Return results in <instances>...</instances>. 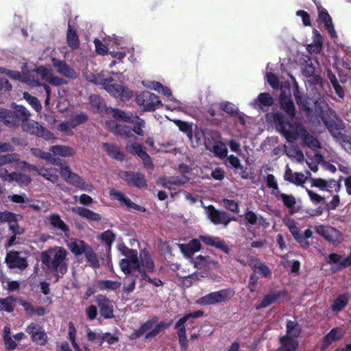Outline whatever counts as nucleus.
Instances as JSON below:
<instances>
[{
    "label": "nucleus",
    "instance_id": "nucleus-45",
    "mask_svg": "<svg viewBox=\"0 0 351 351\" xmlns=\"http://www.w3.org/2000/svg\"><path fill=\"white\" fill-rule=\"evenodd\" d=\"M14 108V112H13V113L16 118L17 125L19 124V121L23 123L28 120L30 117V113L25 107L22 106H16Z\"/></svg>",
    "mask_w": 351,
    "mask_h": 351
},
{
    "label": "nucleus",
    "instance_id": "nucleus-57",
    "mask_svg": "<svg viewBox=\"0 0 351 351\" xmlns=\"http://www.w3.org/2000/svg\"><path fill=\"white\" fill-rule=\"evenodd\" d=\"M286 226L289 228L294 239L300 236V231L296 225V222L293 219H289L285 221Z\"/></svg>",
    "mask_w": 351,
    "mask_h": 351
},
{
    "label": "nucleus",
    "instance_id": "nucleus-55",
    "mask_svg": "<svg viewBox=\"0 0 351 351\" xmlns=\"http://www.w3.org/2000/svg\"><path fill=\"white\" fill-rule=\"evenodd\" d=\"M23 98L32 106V107L36 111L40 112L42 107L38 99L29 95L28 93L25 92L23 93Z\"/></svg>",
    "mask_w": 351,
    "mask_h": 351
},
{
    "label": "nucleus",
    "instance_id": "nucleus-42",
    "mask_svg": "<svg viewBox=\"0 0 351 351\" xmlns=\"http://www.w3.org/2000/svg\"><path fill=\"white\" fill-rule=\"evenodd\" d=\"M60 175L67 182L73 184L79 182V176L71 171L70 168L66 165H61Z\"/></svg>",
    "mask_w": 351,
    "mask_h": 351
},
{
    "label": "nucleus",
    "instance_id": "nucleus-29",
    "mask_svg": "<svg viewBox=\"0 0 351 351\" xmlns=\"http://www.w3.org/2000/svg\"><path fill=\"white\" fill-rule=\"evenodd\" d=\"M275 197L277 199L280 200L284 206L288 208L289 212L291 214H293L297 212V209L295 208L296 205V199L295 197L292 195H288L281 191H277Z\"/></svg>",
    "mask_w": 351,
    "mask_h": 351
},
{
    "label": "nucleus",
    "instance_id": "nucleus-33",
    "mask_svg": "<svg viewBox=\"0 0 351 351\" xmlns=\"http://www.w3.org/2000/svg\"><path fill=\"white\" fill-rule=\"evenodd\" d=\"M331 134L341 145L346 151L351 153V136L345 135L338 130H332L331 128L328 129Z\"/></svg>",
    "mask_w": 351,
    "mask_h": 351
},
{
    "label": "nucleus",
    "instance_id": "nucleus-37",
    "mask_svg": "<svg viewBox=\"0 0 351 351\" xmlns=\"http://www.w3.org/2000/svg\"><path fill=\"white\" fill-rule=\"evenodd\" d=\"M102 145L104 147L107 154L110 157L120 161L124 160V154L120 150V149L117 145L109 144L108 143H104Z\"/></svg>",
    "mask_w": 351,
    "mask_h": 351
},
{
    "label": "nucleus",
    "instance_id": "nucleus-27",
    "mask_svg": "<svg viewBox=\"0 0 351 351\" xmlns=\"http://www.w3.org/2000/svg\"><path fill=\"white\" fill-rule=\"evenodd\" d=\"M345 335V330L341 327L332 328L323 339L322 348L328 347L332 342L341 339Z\"/></svg>",
    "mask_w": 351,
    "mask_h": 351
},
{
    "label": "nucleus",
    "instance_id": "nucleus-52",
    "mask_svg": "<svg viewBox=\"0 0 351 351\" xmlns=\"http://www.w3.org/2000/svg\"><path fill=\"white\" fill-rule=\"evenodd\" d=\"M278 297V294L271 293L264 297L261 302L256 307V309L265 308L272 304Z\"/></svg>",
    "mask_w": 351,
    "mask_h": 351
},
{
    "label": "nucleus",
    "instance_id": "nucleus-7",
    "mask_svg": "<svg viewBox=\"0 0 351 351\" xmlns=\"http://www.w3.org/2000/svg\"><path fill=\"white\" fill-rule=\"evenodd\" d=\"M286 335L280 338V347L276 351H295L298 346L297 338L300 334V328L294 321H287Z\"/></svg>",
    "mask_w": 351,
    "mask_h": 351
},
{
    "label": "nucleus",
    "instance_id": "nucleus-10",
    "mask_svg": "<svg viewBox=\"0 0 351 351\" xmlns=\"http://www.w3.org/2000/svg\"><path fill=\"white\" fill-rule=\"evenodd\" d=\"M136 100L138 105L143 106L146 111H154L158 106H162L157 95L147 91L138 94Z\"/></svg>",
    "mask_w": 351,
    "mask_h": 351
},
{
    "label": "nucleus",
    "instance_id": "nucleus-32",
    "mask_svg": "<svg viewBox=\"0 0 351 351\" xmlns=\"http://www.w3.org/2000/svg\"><path fill=\"white\" fill-rule=\"evenodd\" d=\"M89 245L82 240L75 239L67 242V247L71 252L77 257L82 255L88 247Z\"/></svg>",
    "mask_w": 351,
    "mask_h": 351
},
{
    "label": "nucleus",
    "instance_id": "nucleus-56",
    "mask_svg": "<svg viewBox=\"0 0 351 351\" xmlns=\"http://www.w3.org/2000/svg\"><path fill=\"white\" fill-rule=\"evenodd\" d=\"M76 329L72 322L69 324V339L75 351H82L79 345L75 341Z\"/></svg>",
    "mask_w": 351,
    "mask_h": 351
},
{
    "label": "nucleus",
    "instance_id": "nucleus-25",
    "mask_svg": "<svg viewBox=\"0 0 351 351\" xmlns=\"http://www.w3.org/2000/svg\"><path fill=\"white\" fill-rule=\"evenodd\" d=\"M206 149L212 152L215 156L223 159L228 156V149L226 144L221 141L215 142V144L212 142L205 143Z\"/></svg>",
    "mask_w": 351,
    "mask_h": 351
},
{
    "label": "nucleus",
    "instance_id": "nucleus-23",
    "mask_svg": "<svg viewBox=\"0 0 351 351\" xmlns=\"http://www.w3.org/2000/svg\"><path fill=\"white\" fill-rule=\"evenodd\" d=\"M199 238L206 245L218 248L226 254L230 252V248L226 245L225 241L218 237L200 235Z\"/></svg>",
    "mask_w": 351,
    "mask_h": 351
},
{
    "label": "nucleus",
    "instance_id": "nucleus-14",
    "mask_svg": "<svg viewBox=\"0 0 351 351\" xmlns=\"http://www.w3.org/2000/svg\"><path fill=\"white\" fill-rule=\"evenodd\" d=\"M207 215L209 219L215 225L223 224L225 226L231 221H236L234 217H229L227 213L216 210L213 206L206 208Z\"/></svg>",
    "mask_w": 351,
    "mask_h": 351
},
{
    "label": "nucleus",
    "instance_id": "nucleus-19",
    "mask_svg": "<svg viewBox=\"0 0 351 351\" xmlns=\"http://www.w3.org/2000/svg\"><path fill=\"white\" fill-rule=\"evenodd\" d=\"M327 263L334 265L332 269L339 270L351 265V252L347 257H343L340 254L332 253L328 256Z\"/></svg>",
    "mask_w": 351,
    "mask_h": 351
},
{
    "label": "nucleus",
    "instance_id": "nucleus-36",
    "mask_svg": "<svg viewBox=\"0 0 351 351\" xmlns=\"http://www.w3.org/2000/svg\"><path fill=\"white\" fill-rule=\"evenodd\" d=\"M280 105L281 108L292 118L295 114V106L290 96L286 95L285 93L282 90L280 94Z\"/></svg>",
    "mask_w": 351,
    "mask_h": 351
},
{
    "label": "nucleus",
    "instance_id": "nucleus-59",
    "mask_svg": "<svg viewBox=\"0 0 351 351\" xmlns=\"http://www.w3.org/2000/svg\"><path fill=\"white\" fill-rule=\"evenodd\" d=\"M185 318H180L175 324V328L177 329L178 337H184L186 336V329L184 324L186 323Z\"/></svg>",
    "mask_w": 351,
    "mask_h": 351
},
{
    "label": "nucleus",
    "instance_id": "nucleus-48",
    "mask_svg": "<svg viewBox=\"0 0 351 351\" xmlns=\"http://www.w3.org/2000/svg\"><path fill=\"white\" fill-rule=\"evenodd\" d=\"M67 43L72 49H76L79 46V38L75 31H74L70 24H69L67 35H66Z\"/></svg>",
    "mask_w": 351,
    "mask_h": 351
},
{
    "label": "nucleus",
    "instance_id": "nucleus-30",
    "mask_svg": "<svg viewBox=\"0 0 351 351\" xmlns=\"http://www.w3.org/2000/svg\"><path fill=\"white\" fill-rule=\"evenodd\" d=\"M319 18L324 23L325 27L332 38H337V35L334 27L330 16L326 10L319 8Z\"/></svg>",
    "mask_w": 351,
    "mask_h": 351
},
{
    "label": "nucleus",
    "instance_id": "nucleus-40",
    "mask_svg": "<svg viewBox=\"0 0 351 351\" xmlns=\"http://www.w3.org/2000/svg\"><path fill=\"white\" fill-rule=\"evenodd\" d=\"M250 265L254 272L261 274L265 277L269 276L271 274L269 267L259 260H252Z\"/></svg>",
    "mask_w": 351,
    "mask_h": 351
},
{
    "label": "nucleus",
    "instance_id": "nucleus-53",
    "mask_svg": "<svg viewBox=\"0 0 351 351\" xmlns=\"http://www.w3.org/2000/svg\"><path fill=\"white\" fill-rule=\"evenodd\" d=\"M14 300L11 297L0 299V311L11 313L14 311Z\"/></svg>",
    "mask_w": 351,
    "mask_h": 351
},
{
    "label": "nucleus",
    "instance_id": "nucleus-21",
    "mask_svg": "<svg viewBox=\"0 0 351 351\" xmlns=\"http://www.w3.org/2000/svg\"><path fill=\"white\" fill-rule=\"evenodd\" d=\"M96 302L99 307L101 316L110 318L113 316V305L112 301L103 295L96 296Z\"/></svg>",
    "mask_w": 351,
    "mask_h": 351
},
{
    "label": "nucleus",
    "instance_id": "nucleus-18",
    "mask_svg": "<svg viewBox=\"0 0 351 351\" xmlns=\"http://www.w3.org/2000/svg\"><path fill=\"white\" fill-rule=\"evenodd\" d=\"M51 61L53 68L59 74L67 78L74 79L77 77L75 70L64 60L53 58Z\"/></svg>",
    "mask_w": 351,
    "mask_h": 351
},
{
    "label": "nucleus",
    "instance_id": "nucleus-15",
    "mask_svg": "<svg viewBox=\"0 0 351 351\" xmlns=\"http://www.w3.org/2000/svg\"><path fill=\"white\" fill-rule=\"evenodd\" d=\"M25 331L30 335L33 342L40 346L46 343L47 336L44 329L40 325L32 322L27 326Z\"/></svg>",
    "mask_w": 351,
    "mask_h": 351
},
{
    "label": "nucleus",
    "instance_id": "nucleus-2",
    "mask_svg": "<svg viewBox=\"0 0 351 351\" xmlns=\"http://www.w3.org/2000/svg\"><path fill=\"white\" fill-rule=\"evenodd\" d=\"M7 75L11 79L19 80L32 86H40V80L56 86L67 83L66 80L56 75L51 69L43 66H38L35 71L28 74L24 71L21 74L19 71L9 70Z\"/></svg>",
    "mask_w": 351,
    "mask_h": 351
},
{
    "label": "nucleus",
    "instance_id": "nucleus-54",
    "mask_svg": "<svg viewBox=\"0 0 351 351\" xmlns=\"http://www.w3.org/2000/svg\"><path fill=\"white\" fill-rule=\"evenodd\" d=\"M9 230L15 235H21L24 233V229L17 223V216L8 222Z\"/></svg>",
    "mask_w": 351,
    "mask_h": 351
},
{
    "label": "nucleus",
    "instance_id": "nucleus-58",
    "mask_svg": "<svg viewBox=\"0 0 351 351\" xmlns=\"http://www.w3.org/2000/svg\"><path fill=\"white\" fill-rule=\"evenodd\" d=\"M267 185L269 188L273 189L272 194L275 196L277 193V191H280L279 190L277 181L275 177L272 174H268L266 178Z\"/></svg>",
    "mask_w": 351,
    "mask_h": 351
},
{
    "label": "nucleus",
    "instance_id": "nucleus-13",
    "mask_svg": "<svg viewBox=\"0 0 351 351\" xmlns=\"http://www.w3.org/2000/svg\"><path fill=\"white\" fill-rule=\"evenodd\" d=\"M311 186L319 188L322 191L328 193H338L341 189V184L333 179L324 180L322 178H314L311 180Z\"/></svg>",
    "mask_w": 351,
    "mask_h": 351
},
{
    "label": "nucleus",
    "instance_id": "nucleus-11",
    "mask_svg": "<svg viewBox=\"0 0 351 351\" xmlns=\"http://www.w3.org/2000/svg\"><path fill=\"white\" fill-rule=\"evenodd\" d=\"M23 131L32 135L41 136L46 140L53 138V134L43 127L38 122L28 119L21 124Z\"/></svg>",
    "mask_w": 351,
    "mask_h": 351
},
{
    "label": "nucleus",
    "instance_id": "nucleus-44",
    "mask_svg": "<svg viewBox=\"0 0 351 351\" xmlns=\"http://www.w3.org/2000/svg\"><path fill=\"white\" fill-rule=\"evenodd\" d=\"M47 220L54 228L62 232H66L68 230L67 226L61 219L58 215H51L47 217Z\"/></svg>",
    "mask_w": 351,
    "mask_h": 351
},
{
    "label": "nucleus",
    "instance_id": "nucleus-31",
    "mask_svg": "<svg viewBox=\"0 0 351 351\" xmlns=\"http://www.w3.org/2000/svg\"><path fill=\"white\" fill-rule=\"evenodd\" d=\"M108 112L112 114V117L127 123H134L137 116L134 115L130 112H125L119 109L109 108Z\"/></svg>",
    "mask_w": 351,
    "mask_h": 351
},
{
    "label": "nucleus",
    "instance_id": "nucleus-26",
    "mask_svg": "<svg viewBox=\"0 0 351 351\" xmlns=\"http://www.w3.org/2000/svg\"><path fill=\"white\" fill-rule=\"evenodd\" d=\"M188 181V179L184 177H162L159 178L158 182L159 184L165 188H167L169 189H175L176 186H181L185 184Z\"/></svg>",
    "mask_w": 351,
    "mask_h": 351
},
{
    "label": "nucleus",
    "instance_id": "nucleus-6",
    "mask_svg": "<svg viewBox=\"0 0 351 351\" xmlns=\"http://www.w3.org/2000/svg\"><path fill=\"white\" fill-rule=\"evenodd\" d=\"M170 323L165 321H158L156 317L148 319L138 329L134 330L129 336L130 339L136 340L144 337L145 340H149L156 337L161 331L168 328Z\"/></svg>",
    "mask_w": 351,
    "mask_h": 351
},
{
    "label": "nucleus",
    "instance_id": "nucleus-41",
    "mask_svg": "<svg viewBox=\"0 0 351 351\" xmlns=\"http://www.w3.org/2000/svg\"><path fill=\"white\" fill-rule=\"evenodd\" d=\"M348 296L346 294L339 295L333 302L331 305L332 311L338 313L341 311L348 303Z\"/></svg>",
    "mask_w": 351,
    "mask_h": 351
},
{
    "label": "nucleus",
    "instance_id": "nucleus-9",
    "mask_svg": "<svg viewBox=\"0 0 351 351\" xmlns=\"http://www.w3.org/2000/svg\"><path fill=\"white\" fill-rule=\"evenodd\" d=\"M315 230L326 241L333 245L339 244L343 241L342 233L332 226L328 225H318L315 227Z\"/></svg>",
    "mask_w": 351,
    "mask_h": 351
},
{
    "label": "nucleus",
    "instance_id": "nucleus-34",
    "mask_svg": "<svg viewBox=\"0 0 351 351\" xmlns=\"http://www.w3.org/2000/svg\"><path fill=\"white\" fill-rule=\"evenodd\" d=\"M71 210L73 213L90 221H99L101 219L100 215L98 213H94L93 211L84 207H73Z\"/></svg>",
    "mask_w": 351,
    "mask_h": 351
},
{
    "label": "nucleus",
    "instance_id": "nucleus-62",
    "mask_svg": "<svg viewBox=\"0 0 351 351\" xmlns=\"http://www.w3.org/2000/svg\"><path fill=\"white\" fill-rule=\"evenodd\" d=\"M204 143L207 142H212L213 144H215V142L221 141L220 134L216 131H210L206 132L204 135Z\"/></svg>",
    "mask_w": 351,
    "mask_h": 351
},
{
    "label": "nucleus",
    "instance_id": "nucleus-4",
    "mask_svg": "<svg viewBox=\"0 0 351 351\" xmlns=\"http://www.w3.org/2000/svg\"><path fill=\"white\" fill-rule=\"evenodd\" d=\"M267 120L273 122L278 130L289 142H293L298 138H301L304 134L305 128L298 121H285L283 114L280 112L268 113L266 115Z\"/></svg>",
    "mask_w": 351,
    "mask_h": 351
},
{
    "label": "nucleus",
    "instance_id": "nucleus-3",
    "mask_svg": "<svg viewBox=\"0 0 351 351\" xmlns=\"http://www.w3.org/2000/svg\"><path fill=\"white\" fill-rule=\"evenodd\" d=\"M114 77L104 78L100 75H95L91 72L86 71L84 75L86 80L97 85H101L102 87L112 96L119 98L121 100L129 99L132 97V93L126 86L122 84H117L113 83L115 80H121L124 78L121 73H112Z\"/></svg>",
    "mask_w": 351,
    "mask_h": 351
},
{
    "label": "nucleus",
    "instance_id": "nucleus-38",
    "mask_svg": "<svg viewBox=\"0 0 351 351\" xmlns=\"http://www.w3.org/2000/svg\"><path fill=\"white\" fill-rule=\"evenodd\" d=\"M54 155H58L62 157H71L75 154V150L65 145H53L49 149Z\"/></svg>",
    "mask_w": 351,
    "mask_h": 351
},
{
    "label": "nucleus",
    "instance_id": "nucleus-17",
    "mask_svg": "<svg viewBox=\"0 0 351 351\" xmlns=\"http://www.w3.org/2000/svg\"><path fill=\"white\" fill-rule=\"evenodd\" d=\"M119 176L121 179L126 181L130 185L138 188H145L147 186V182L144 176L139 173H132L128 171H121Z\"/></svg>",
    "mask_w": 351,
    "mask_h": 351
},
{
    "label": "nucleus",
    "instance_id": "nucleus-28",
    "mask_svg": "<svg viewBox=\"0 0 351 351\" xmlns=\"http://www.w3.org/2000/svg\"><path fill=\"white\" fill-rule=\"evenodd\" d=\"M274 104V99L267 93H262L259 94L256 99L252 102V106L254 108H260L262 110H267L266 108L272 106Z\"/></svg>",
    "mask_w": 351,
    "mask_h": 351
},
{
    "label": "nucleus",
    "instance_id": "nucleus-35",
    "mask_svg": "<svg viewBox=\"0 0 351 351\" xmlns=\"http://www.w3.org/2000/svg\"><path fill=\"white\" fill-rule=\"evenodd\" d=\"M293 95L295 97L296 103L298 105L299 108L305 112L307 116L309 117V114L311 112V109L310 108L311 104L309 102V99L301 95L297 86L295 88Z\"/></svg>",
    "mask_w": 351,
    "mask_h": 351
},
{
    "label": "nucleus",
    "instance_id": "nucleus-24",
    "mask_svg": "<svg viewBox=\"0 0 351 351\" xmlns=\"http://www.w3.org/2000/svg\"><path fill=\"white\" fill-rule=\"evenodd\" d=\"M178 246L184 256L191 261L194 254L201 249L200 241L197 239H192L186 244H179Z\"/></svg>",
    "mask_w": 351,
    "mask_h": 351
},
{
    "label": "nucleus",
    "instance_id": "nucleus-43",
    "mask_svg": "<svg viewBox=\"0 0 351 351\" xmlns=\"http://www.w3.org/2000/svg\"><path fill=\"white\" fill-rule=\"evenodd\" d=\"M88 265L93 267L97 268L99 266V260L97 256L93 249L89 245L86 247V251L83 254Z\"/></svg>",
    "mask_w": 351,
    "mask_h": 351
},
{
    "label": "nucleus",
    "instance_id": "nucleus-46",
    "mask_svg": "<svg viewBox=\"0 0 351 351\" xmlns=\"http://www.w3.org/2000/svg\"><path fill=\"white\" fill-rule=\"evenodd\" d=\"M301 139L305 145L313 150H317L320 148V143L318 140L313 136L310 135L306 130L304 134L302 136Z\"/></svg>",
    "mask_w": 351,
    "mask_h": 351
},
{
    "label": "nucleus",
    "instance_id": "nucleus-50",
    "mask_svg": "<svg viewBox=\"0 0 351 351\" xmlns=\"http://www.w3.org/2000/svg\"><path fill=\"white\" fill-rule=\"evenodd\" d=\"M125 149L128 152L132 154H136L138 157L146 152L145 148L141 144L137 143H128Z\"/></svg>",
    "mask_w": 351,
    "mask_h": 351
},
{
    "label": "nucleus",
    "instance_id": "nucleus-22",
    "mask_svg": "<svg viewBox=\"0 0 351 351\" xmlns=\"http://www.w3.org/2000/svg\"><path fill=\"white\" fill-rule=\"evenodd\" d=\"M109 193L112 198L117 199L123 206H126L129 209H134L138 211L145 210V208L134 204L125 195L116 189H111Z\"/></svg>",
    "mask_w": 351,
    "mask_h": 351
},
{
    "label": "nucleus",
    "instance_id": "nucleus-5",
    "mask_svg": "<svg viewBox=\"0 0 351 351\" xmlns=\"http://www.w3.org/2000/svg\"><path fill=\"white\" fill-rule=\"evenodd\" d=\"M67 254L62 247H51L41 253V261L47 269L62 276L67 271Z\"/></svg>",
    "mask_w": 351,
    "mask_h": 351
},
{
    "label": "nucleus",
    "instance_id": "nucleus-20",
    "mask_svg": "<svg viewBox=\"0 0 351 351\" xmlns=\"http://www.w3.org/2000/svg\"><path fill=\"white\" fill-rule=\"evenodd\" d=\"M195 267L199 269H214L219 267V262L209 256L199 255L191 261Z\"/></svg>",
    "mask_w": 351,
    "mask_h": 351
},
{
    "label": "nucleus",
    "instance_id": "nucleus-47",
    "mask_svg": "<svg viewBox=\"0 0 351 351\" xmlns=\"http://www.w3.org/2000/svg\"><path fill=\"white\" fill-rule=\"evenodd\" d=\"M121 286V283L117 280H104L98 282V287L100 290L115 291Z\"/></svg>",
    "mask_w": 351,
    "mask_h": 351
},
{
    "label": "nucleus",
    "instance_id": "nucleus-49",
    "mask_svg": "<svg viewBox=\"0 0 351 351\" xmlns=\"http://www.w3.org/2000/svg\"><path fill=\"white\" fill-rule=\"evenodd\" d=\"M38 174L53 183L56 182L58 180L57 171L53 168L47 169H40L38 171Z\"/></svg>",
    "mask_w": 351,
    "mask_h": 351
},
{
    "label": "nucleus",
    "instance_id": "nucleus-51",
    "mask_svg": "<svg viewBox=\"0 0 351 351\" xmlns=\"http://www.w3.org/2000/svg\"><path fill=\"white\" fill-rule=\"evenodd\" d=\"M19 160V156L15 153L0 155V169L3 165L10 164L13 162L18 161Z\"/></svg>",
    "mask_w": 351,
    "mask_h": 351
},
{
    "label": "nucleus",
    "instance_id": "nucleus-8",
    "mask_svg": "<svg viewBox=\"0 0 351 351\" xmlns=\"http://www.w3.org/2000/svg\"><path fill=\"white\" fill-rule=\"evenodd\" d=\"M235 294L234 291L231 288L223 289L206 294V295L198 298L196 304L206 306L219 303H226Z\"/></svg>",
    "mask_w": 351,
    "mask_h": 351
},
{
    "label": "nucleus",
    "instance_id": "nucleus-16",
    "mask_svg": "<svg viewBox=\"0 0 351 351\" xmlns=\"http://www.w3.org/2000/svg\"><path fill=\"white\" fill-rule=\"evenodd\" d=\"M5 263L9 268L23 270L28 266L27 259L20 256V252L10 251L7 253Z\"/></svg>",
    "mask_w": 351,
    "mask_h": 351
},
{
    "label": "nucleus",
    "instance_id": "nucleus-1",
    "mask_svg": "<svg viewBox=\"0 0 351 351\" xmlns=\"http://www.w3.org/2000/svg\"><path fill=\"white\" fill-rule=\"evenodd\" d=\"M119 250L125 256V258L121 259L119 263L121 269L125 274H132L135 277L141 276L142 279H145L147 272L154 271V263L148 252L142 250L139 261L136 250L129 249L124 245H119Z\"/></svg>",
    "mask_w": 351,
    "mask_h": 351
},
{
    "label": "nucleus",
    "instance_id": "nucleus-61",
    "mask_svg": "<svg viewBox=\"0 0 351 351\" xmlns=\"http://www.w3.org/2000/svg\"><path fill=\"white\" fill-rule=\"evenodd\" d=\"M103 333L93 332L90 329L87 330V338L89 341L98 343L100 346L102 344Z\"/></svg>",
    "mask_w": 351,
    "mask_h": 351
},
{
    "label": "nucleus",
    "instance_id": "nucleus-39",
    "mask_svg": "<svg viewBox=\"0 0 351 351\" xmlns=\"http://www.w3.org/2000/svg\"><path fill=\"white\" fill-rule=\"evenodd\" d=\"M0 121L9 127L17 125V120L13 112L0 107Z\"/></svg>",
    "mask_w": 351,
    "mask_h": 351
},
{
    "label": "nucleus",
    "instance_id": "nucleus-63",
    "mask_svg": "<svg viewBox=\"0 0 351 351\" xmlns=\"http://www.w3.org/2000/svg\"><path fill=\"white\" fill-rule=\"evenodd\" d=\"M133 123L134 124L133 131L139 136H143L144 132L143 129L145 125V121L137 117L136 120H135V122Z\"/></svg>",
    "mask_w": 351,
    "mask_h": 351
},
{
    "label": "nucleus",
    "instance_id": "nucleus-12",
    "mask_svg": "<svg viewBox=\"0 0 351 351\" xmlns=\"http://www.w3.org/2000/svg\"><path fill=\"white\" fill-rule=\"evenodd\" d=\"M315 109L325 125L328 129L332 128V124L329 119L334 116V111L329 108L327 103L323 99L319 98L315 102Z\"/></svg>",
    "mask_w": 351,
    "mask_h": 351
},
{
    "label": "nucleus",
    "instance_id": "nucleus-60",
    "mask_svg": "<svg viewBox=\"0 0 351 351\" xmlns=\"http://www.w3.org/2000/svg\"><path fill=\"white\" fill-rule=\"evenodd\" d=\"M306 192L309 196L311 202L315 204H325V197L321 196L317 193L313 192V191H311L309 189H306Z\"/></svg>",
    "mask_w": 351,
    "mask_h": 351
},
{
    "label": "nucleus",
    "instance_id": "nucleus-64",
    "mask_svg": "<svg viewBox=\"0 0 351 351\" xmlns=\"http://www.w3.org/2000/svg\"><path fill=\"white\" fill-rule=\"evenodd\" d=\"M87 119V117L86 114L82 113L80 114H77L73 117H72L69 121L71 127H73L74 128L77 127L78 125L85 122Z\"/></svg>",
    "mask_w": 351,
    "mask_h": 351
}]
</instances>
